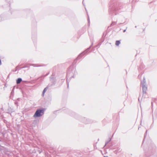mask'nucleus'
<instances>
[{
  "label": "nucleus",
  "mask_w": 157,
  "mask_h": 157,
  "mask_svg": "<svg viewBox=\"0 0 157 157\" xmlns=\"http://www.w3.org/2000/svg\"><path fill=\"white\" fill-rule=\"evenodd\" d=\"M75 71L76 69L73 68L72 66H70L68 68L66 76L67 83L68 88L69 87V82L70 79L72 78H74Z\"/></svg>",
  "instance_id": "1"
},
{
  "label": "nucleus",
  "mask_w": 157,
  "mask_h": 157,
  "mask_svg": "<svg viewBox=\"0 0 157 157\" xmlns=\"http://www.w3.org/2000/svg\"><path fill=\"white\" fill-rule=\"evenodd\" d=\"M120 9V4L119 3H114L112 6L110 7V13L111 14L116 15L117 13L115 12Z\"/></svg>",
  "instance_id": "2"
},
{
  "label": "nucleus",
  "mask_w": 157,
  "mask_h": 157,
  "mask_svg": "<svg viewBox=\"0 0 157 157\" xmlns=\"http://www.w3.org/2000/svg\"><path fill=\"white\" fill-rule=\"evenodd\" d=\"M93 44V42H92L91 45L90 46L89 48L86 49L83 52L80 54L78 56V57L74 60V63H76L77 60L78 59H80L85 54H87L89 53V51L91 48V46Z\"/></svg>",
  "instance_id": "3"
},
{
  "label": "nucleus",
  "mask_w": 157,
  "mask_h": 157,
  "mask_svg": "<svg viewBox=\"0 0 157 157\" xmlns=\"http://www.w3.org/2000/svg\"><path fill=\"white\" fill-rule=\"evenodd\" d=\"M44 109H37L35 112L33 117L36 118L41 117L44 114Z\"/></svg>",
  "instance_id": "4"
},
{
  "label": "nucleus",
  "mask_w": 157,
  "mask_h": 157,
  "mask_svg": "<svg viewBox=\"0 0 157 157\" xmlns=\"http://www.w3.org/2000/svg\"><path fill=\"white\" fill-rule=\"evenodd\" d=\"M141 86L142 88L143 94L146 93L147 90L146 82L145 77H144L143 81L141 82Z\"/></svg>",
  "instance_id": "5"
},
{
  "label": "nucleus",
  "mask_w": 157,
  "mask_h": 157,
  "mask_svg": "<svg viewBox=\"0 0 157 157\" xmlns=\"http://www.w3.org/2000/svg\"><path fill=\"white\" fill-rule=\"evenodd\" d=\"M78 119L85 124H88L92 123L93 121L89 119H87L84 117H80Z\"/></svg>",
  "instance_id": "6"
},
{
  "label": "nucleus",
  "mask_w": 157,
  "mask_h": 157,
  "mask_svg": "<svg viewBox=\"0 0 157 157\" xmlns=\"http://www.w3.org/2000/svg\"><path fill=\"white\" fill-rule=\"evenodd\" d=\"M154 150H153L152 151H149L146 155V157H157V153H154Z\"/></svg>",
  "instance_id": "7"
},
{
  "label": "nucleus",
  "mask_w": 157,
  "mask_h": 157,
  "mask_svg": "<svg viewBox=\"0 0 157 157\" xmlns=\"http://www.w3.org/2000/svg\"><path fill=\"white\" fill-rule=\"evenodd\" d=\"M49 86V85H48L46 87H45L43 90V92L42 94V95L43 96H44V94L46 92L47 89L48 88Z\"/></svg>",
  "instance_id": "8"
},
{
  "label": "nucleus",
  "mask_w": 157,
  "mask_h": 157,
  "mask_svg": "<svg viewBox=\"0 0 157 157\" xmlns=\"http://www.w3.org/2000/svg\"><path fill=\"white\" fill-rule=\"evenodd\" d=\"M22 81V79L21 78H19L16 80V83L17 84H19Z\"/></svg>",
  "instance_id": "9"
},
{
  "label": "nucleus",
  "mask_w": 157,
  "mask_h": 157,
  "mask_svg": "<svg viewBox=\"0 0 157 157\" xmlns=\"http://www.w3.org/2000/svg\"><path fill=\"white\" fill-rule=\"evenodd\" d=\"M51 80L52 82V85H54L55 84L56 81L54 80V78L53 77H51Z\"/></svg>",
  "instance_id": "10"
},
{
  "label": "nucleus",
  "mask_w": 157,
  "mask_h": 157,
  "mask_svg": "<svg viewBox=\"0 0 157 157\" xmlns=\"http://www.w3.org/2000/svg\"><path fill=\"white\" fill-rule=\"evenodd\" d=\"M32 65L35 67H42L44 66V65H37L34 64H32Z\"/></svg>",
  "instance_id": "11"
},
{
  "label": "nucleus",
  "mask_w": 157,
  "mask_h": 157,
  "mask_svg": "<svg viewBox=\"0 0 157 157\" xmlns=\"http://www.w3.org/2000/svg\"><path fill=\"white\" fill-rule=\"evenodd\" d=\"M120 40H117L116 42V45L117 46H118L120 44Z\"/></svg>",
  "instance_id": "12"
},
{
  "label": "nucleus",
  "mask_w": 157,
  "mask_h": 157,
  "mask_svg": "<svg viewBox=\"0 0 157 157\" xmlns=\"http://www.w3.org/2000/svg\"><path fill=\"white\" fill-rule=\"evenodd\" d=\"M49 74V73H48V74H46V75H43L41 76H40V77H39L38 78V79H39V78H42V77L44 78V77H45V76H47V75H48Z\"/></svg>",
  "instance_id": "13"
},
{
  "label": "nucleus",
  "mask_w": 157,
  "mask_h": 157,
  "mask_svg": "<svg viewBox=\"0 0 157 157\" xmlns=\"http://www.w3.org/2000/svg\"><path fill=\"white\" fill-rule=\"evenodd\" d=\"M147 130H146V132L144 135V140H143V142L144 141V139H145V137H146V135H147Z\"/></svg>",
  "instance_id": "14"
},
{
  "label": "nucleus",
  "mask_w": 157,
  "mask_h": 157,
  "mask_svg": "<svg viewBox=\"0 0 157 157\" xmlns=\"http://www.w3.org/2000/svg\"><path fill=\"white\" fill-rule=\"evenodd\" d=\"M116 24V22L115 21H112V23L110 25V26H112Z\"/></svg>",
  "instance_id": "15"
},
{
  "label": "nucleus",
  "mask_w": 157,
  "mask_h": 157,
  "mask_svg": "<svg viewBox=\"0 0 157 157\" xmlns=\"http://www.w3.org/2000/svg\"><path fill=\"white\" fill-rule=\"evenodd\" d=\"M88 26H89L90 25V19H89V17L88 18Z\"/></svg>",
  "instance_id": "16"
},
{
  "label": "nucleus",
  "mask_w": 157,
  "mask_h": 157,
  "mask_svg": "<svg viewBox=\"0 0 157 157\" xmlns=\"http://www.w3.org/2000/svg\"><path fill=\"white\" fill-rule=\"evenodd\" d=\"M109 142L108 141H107L105 142V146L107 144H108L109 143Z\"/></svg>",
  "instance_id": "17"
},
{
  "label": "nucleus",
  "mask_w": 157,
  "mask_h": 157,
  "mask_svg": "<svg viewBox=\"0 0 157 157\" xmlns=\"http://www.w3.org/2000/svg\"><path fill=\"white\" fill-rule=\"evenodd\" d=\"M127 27L126 28V29H124V30H123V32H124H124H126V29H127Z\"/></svg>",
  "instance_id": "18"
},
{
  "label": "nucleus",
  "mask_w": 157,
  "mask_h": 157,
  "mask_svg": "<svg viewBox=\"0 0 157 157\" xmlns=\"http://www.w3.org/2000/svg\"><path fill=\"white\" fill-rule=\"evenodd\" d=\"M111 138H109V141L110 142L111 141Z\"/></svg>",
  "instance_id": "19"
},
{
  "label": "nucleus",
  "mask_w": 157,
  "mask_h": 157,
  "mask_svg": "<svg viewBox=\"0 0 157 157\" xmlns=\"http://www.w3.org/2000/svg\"><path fill=\"white\" fill-rule=\"evenodd\" d=\"M99 46V44H98L95 47V48H96Z\"/></svg>",
  "instance_id": "20"
},
{
  "label": "nucleus",
  "mask_w": 157,
  "mask_h": 157,
  "mask_svg": "<svg viewBox=\"0 0 157 157\" xmlns=\"http://www.w3.org/2000/svg\"><path fill=\"white\" fill-rule=\"evenodd\" d=\"M73 113V114H71V116H73V115L74 114H75V113H74V112H73V113Z\"/></svg>",
  "instance_id": "21"
},
{
  "label": "nucleus",
  "mask_w": 157,
  "mask_h": 157,
  "mask_svg": "<svg viewBox=\"0 0 157 157\" xmlns=\"http://www.w3.org/2000/svg\"><path fill=\"white\" fill-rule=\"evenodd\" d=\"M98 44H99V46L101 45V43H99Z\"/></svg>",
  "instance_id": "22"
},
{
  "label": "nucleus",
  "mask_w": 157,
  "mask_h": 157,
  "mask_svg": "<svg viewBox=\"0 0 157 157\" xmlns=\"http://www.w3.org/2000/svg\"><path fill=\"white\" fill-rule=\"evenodd\" d=\"M15 104L16 105H17V101H16V102H15Z\"/></svg>",
  "instance_id": "23"
},
{
  "label": "nucleus",
  "mask_w": 157,
  "mask_h": 157,
  "mask_svg": "<svg viewBox=\"0 0 157 157\" xmlns=\"http://www.w3.org/2000/svg\"><path fill=\"white\" fill-rule=\"evenodd\" d=\"M82 4H83L84 5V0H83V2H82Z\"/></svg>",
  "instance_id": "24"
},
{
  "label": "nucleus",
  "mask_w": 157,
  "mask_h": 157,
  "mask_svg": "<svg viewBox=\"0 0 157 157\" xmlns=\"http://www.w3.org/2000/svg\"><path fill=\"white\" fill-rule=\"evenodd\" d=\"M26 67V66H25V67H22V68H25V67Z\"/></svg>",
  "instance_id": "25"
},
{
  "label": "nucleus",
  "mask_w": 157,
  "mask_h": 157,
  "mask_svg": "<svg viewBox=\"0 0 157 157\" xmlns=\"http://www.w3.org/2000/svg\"><path fill=\"white\" fill-rule=\"evenodd\" d=\"M152 104H153V103L152 102H151V105H152Z\"/></svg>",
  "instance_id": "26"
},
{
  "label": "nucleus",
  "mask_w": 157,
  "mask_h": 157,
  "mask_svg": "<svg viewBox=\"0 0 157 157\" xmlns=\"http://www.w3.org/2000/svg\"><path fill=\"white\" fill-rule=\"evenodd\" d=\"M12 93H13V91H12L11 92V94H12Z\"/></svg>",
  "instance_id": "27"
},
{
  "label": "nucleus",
  "mask_w": 157,
  "mask_h": 157,
  "mask_svg": "<svg viewBox=\"0 0 157 157\" xmlns=\"http://www.w3.org/2000/svg\"><path fill=\"white\" fill-rule=\"evenodd\" d=\"M32 38L33 40V36L32 37Z\"/></svg>",
  "instance_id": "28"
},
{
  "label": "nucleus",
  "mask_w": 157,
  "mask_h": 157,
  "mask_svg": "<svg viewBox=\"0 0 157 157\" xmlns=\"http://www.w3.org/2000/svg\"><path fill=\"white\" fill-rule=\"evenodd\" d=\"M104 157H108V156H104Z\"/></svg>",
  "instance_id": "29"
},
{
  "label": "nucleus",
  "mask_w": 157,
  "mask_h": 157,
  "mask_svg": "<svg viewBox=\"0 0 157 157\" xmlns=\"http://www.w3.org/2000/svg\"><path fill=\"white\" fill-rule=\"evenodd\" d=\"M135 28H136L137 26H135Z\"/></svg>",
  "instance_id": "30"
},
{
  "label": "nucleus",
  "mask_w": 157,
  "mask_h": 157,
  "mask_svg": "<svg viewBox=\"0 0 157 157\" xmlns=\"http://www.w3.org/2000/svg\"><path fill=\"white\" fill-rule=\"evenodd\" d=\"M139 101V98L138 99Z\"/></svg>",
  "instance_id": "31"
}]
</instances>
